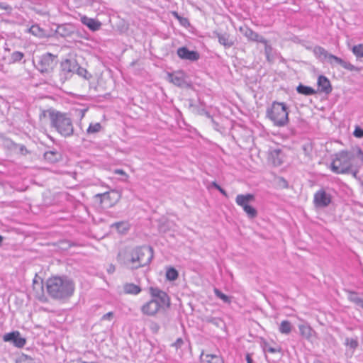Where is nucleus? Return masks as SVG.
<instances>
[{"label": "nucleus", "mask_w": 363, "mask_h": 363, "mask_svg": "<svg viewBox=\"0 0 363 363\" xmlns=\"http://www.w3.org/2000/svg\"><path fill=\"white\" fill-rule=\"evenodd\" d=\"M185 21H187L186 18H184V21H183V23H185Z\"/></svg>", "instance_id": "nucleus-56"}, {"label": "nucleus", "mask_w": 363, "mask_h": 363, "mask_svg": "<svg viewBox=\"0 0 363 363\" xmlns=\"http://www.w3.org/2000/svg\"><path fill=\"white\" fill-rule=\"evenodd\" d=\"M328 62L332 65H340L345 69H347L349 71H357L358 69L352 65L350 62L343 60L342 59L334 55H328Z\"/></svg>", "instance_id": "nucleus-12"}, {"label": "nucleus", "mask_w": 363, "mask_h": 363, "mask_svg": "<svg viewBox=\"0 0 363 363\" xmlns=\"http://www.w3.org/2000/svg\"><path fill=\"white\" fill-rule=\"evenodd\" d=\"M103 127L100 123H91L86 129V133L87 135H94L101 132Z\"/></svg>", "instance_id": "nucleus-25"}, {"label": "nucleus", "mask_w": 363, "mask_h": 363, "mask_svg": "<svg viewBox=\"0 0 363 363\" xmlns=\"http://www.w3.org/2000/svg\"><path fill=\"white\" fill-rule=\"evenodd\" d=\"M150 291L152 299L142 306L141 311L145 315L153 316L160 308L169 307L170 299L166 292L158 288L151 287Z\"/></svg>", "instance_id": "nucleus-3"}, {"label": "nucleus", "mask_w": 363, "mask_h": 363, "mask_svg": "<svg viewBox=\"0 0 363 363\" xmlns=\"http://www.w3.org/2000/svg\"><path fill=\"white\" fill-rule=\"evenodd\" d=\"M24 148H25V147H24L23 146H22V147H21V150H24Z\"/></svg>", "instance_id": "nucleus-58"}, {"label": "nucleus", "mask_w": 363, "mask_h": 363, "mask_svg": "<svg viewBox=\"0 0 363 363\" xmlns=\"http://www.w3.org/2000/svg\"><path fill=\"white\" fill-rule=\"evenodd\" d=\"M177 55L182 60L196 61L199 60V55L196 51H191L186 47H182L177 50Z\"/></svg>", "instance_id": "nucleus-13"}, {"label": "nucleus", "mask_w": 363, "mask_h": 363, "mask_svg": "<svg viewBox=\"0 0 363 363\" xmlns=\"http://www.w3.org/2000/svg\"><path fill=\"white\" fill-rule=\"evenodd\" d=\"M113 317V312H108L106 314H104L101 320H111Z\"/></svg>", "instance_id": "nucleus-44"}, {"label": "nucleus", "mask_w": 363, "mask_h": 363, "mask_svg": "<svg viewBox=\"0 0 363 363\" xmlns=\"http://www.w3.org/2000/svg\"><path fill=\"white\" fill-rule=\"evenodd\" d=\"M265 350L269 353H275L277 352L276 349L271 347H266Z\"/></svg>", "instance_id": "nucleus-48"}, {"label": "nucleus", "mask_w": 363, "mask_h": 363, "mask_svg": "<svg viewBox=\"0 0 363 363\" xmlns=\"http://www.w3.org/2000/svg\"><path fill=\"white\" fill-rule=\"evenodd\" d=\"M55 56L51 53L47 52L41 56L37 57L33 60L36 69L41 73H48L52 70L55 63Z\"/></svg>", "instance_id": "nucleus-6"}, {"label": "nucleus", "mask_w": 363, "mask_h": 363, "mask_svg": "<svg viewBox=\"0 0 363 363\" xmlns=\"http://www.w3.org/2000/svg\"><path fill=\"white\" fill-rule=\"evenodd\" d=\"M246 361H247V363H252L253 362V360L250 354H247L246 355Z\"/></svg>", "instance_id": "nucleus-50"}, {"label": "nucleus", "mask_w": 363, "mask_h": 363, "mask_svg": "<svg viewBox=\"0 0 363 363\" xmlns=\"http://www.w3.org/2000/svg\"><path fill=\"white\" fill-rule=\"evenodd\" d=\"M33 283H34V284H36V283H37V281H36V280H35V279H34V280H33Z\"/></svg>", "instance_id": "nucleus-55"}, {"label": "nucleus", "mask_w": 363, "mask_h": 363, "mask_svg": "<svg viewBox=\"0 0 363 363\" xmlns=\"http://www.w3.org/2000/svg\"><path fill=\"white\" fill-rule=\"evenodd\" d=\"M213 33L218 38L219 43L225 48H230L234 45V40L230 38L229 33H220L217 31H214Z\"/></svg>", "instance_id": "nucleus-14"}, {"label": "nucleus", "mask_w": 363, "mask_h": 363, "mask_svg": "<svg viewBox=\"0 0 363 363\" xmlns=\"http://www.w3.org/2000/svg\"><path fill=\"white\" fill-rule=\"evenodd\" d=\"M22 362H23V361H21H21L18 362L17 363H22Z\"/></svg>", "instance_id": "nucleus-60"}, {"label": "nucleus", "mask_w": 363, "mask_h": 363, "mask_svg": "<svg viewBox=\"0 0 363 363\" xmlns=\"http://www.w3.org/2000/svg\"><path fill=\"white\" fill-rule=\"evenodd\" d=\"M115 172H116V174H121V175H124V174H125V172H124L123 170H122V169H116V170L115 171Z\"/></svg>", "instance_id": "nucleus-51"}, {"label": "nucleus", "mask_w": 363, "mask_h": 363, "mask_svg": "<svg viewBox=\"0 0 363 363\" xmlns=\"http://www.w3.org/2000/svg\"><path fill=\"white\" fill-rule=\"evenodd\" d=\"M4 65L0 63V71H4Z\"/></svg>", "instance_id": "nucleus-52"}, {"label": "nucleus", "mask_w": 363, "mask_h": 363, "mask_svg": "<svg viewBox=\"0 0 363 363\" xmlns=\"http://www.w3.org/2000/svg\"><path fill=\"white\" fill-rule=\"evenodd\" d=\"M48 294L54 299L68 298L74 291V282L66 277H52L46 282Z\"/></svg>", "instance_id": "nucleus-2"}, {"label": "nucleus", "mask_w": 363, "mask_h": 363, "mask_svg": "<svg viewBox=\"0 0 363 363\" xmlns=\"http://www.w3.org/2000/svg\"><path fill=\"white\" fill-rule=\"evenodd\" d=\"M354 135L357 138H362L363 137V130L359 128H357L354 131Z\"/></svg>", "instance_id": "nucleus-45"}, {"label": "nucleus", "mask_w": 363, "mask_h": 363, "mask_svg": "<svg viewBox=\"0 0 363 363\" xmlns=\"http://www.w3.org/2000/svg\"><path fill=\"white\" fill-rule=\"evenodd\" d=\"M352 51L357 59H361L363 57V45L362 44H358L357 45L353 46L352 48Z\"/></svg>", "instance_id": "nucleus-31"}, {"label": "nucleus", "mask_w": 363, "mask_h": 363, "mask_svg": "<svg viewBox=\"0 0 363 363\" xmlns=\"http://www.w3.org/2000/svg\"><path fill=\"white\" fill-rule=\"evenodd\" d=\"M184 344V340L182 338L179 337L177 338V340L172 343V346L174 347L177 350L180 348Z\"/></svg>", "instance_id": "nucleus-41"}, {"label": "nucleus", "mask_w": 363, "mask_h": 363, "mask_svg": "<svg viewBox=\"0 0 363 363\" xmlns=\"http://www.w3.org/2000/svg\"><path fill=\"white\" fill-rule=\"evenodd\" d=\"M348 299L356 306L363 309V298H360L356 292L350 291L348 294Z\"/></svg>", "instance_id": "nucleus-22"}, {"label": "nucleus", "mask_w": 363, "mask_h": 363, "mask_svg": "<svg viewBox=\"0 0 363 363\" xmlns=\"http://www.w3.org/2000/svg\"><path fill=\"white\" fill-rule=\"evenodd\" d=\"M111 227L116 228L118 233L125 234L130 228V225L128 222L121 221L112 224Z\"/></svg>", "instance_id": "nucleus-24"}, {"label": "nucleus", "mask_w": 363, "mask_h": 363, "mask_svg": "<svg viewBox=\"0 0 363 363\" xmlns=\"http://www.w3.org/2000/svg\"><path fill=\"white\" fill-rule=\"evenodd\" d=\"M313 363H323V362H320V360H315Z\"/></svg>", "instance_id": "nucleus-53"}, {"label": "nucleus", "mask_w": 363, "mask_h": 363, "mask_svg": "<svg viewBox=\"0 0 363 363\" xmlns=\"http://www.w3.org/2000/svg\"><path fill=\"white\" fill-rule=\"evenodd\" d=\"M279 330L281 334L289 335L292 330V325L289 320H282L279 324Z\"/></svg>", "instance_id": "nucleus-23"}, {"label": "nucleus", "mask_w": 363, "mask_h": 363, "mask_svg": "<svg viewBox=\"0 0 363 363\" xmlns=\"http://www.w3.org/2000/svg\"><path fill=\"white\" fill-rule=\"evenodd\" d=\"M298 329L301 335L308 340L312 338L315 333V331L308 323L300 324Z\"/></svg>", "instance_id": "nucleus-19"}, {"label": "nucleus", "mask_w": 363, "mask_h": 363, "mask_svg": "<svg viewBox=\"0 0 363 363\" xmlns=\"http://www.w3.org/2000/svg\"><path fill=\"white\" fill-rule=\"evenodd\" d=\"M243 211L249 218H255L257 216V210L250 205L245 206V208H244Z\"/></svg>", "instance_id": "nucleus-33"}, {"label": "nucleus", "mask_w": 363, "mask_h": 363, "mask_svg": "<svg viewBox=\"0 0 363 363\" xmlns=\"http://www.w3.org/2000/svg\"><path fill=\"white\" fill-rule=\"evenodd\" d=\"M185 21H187L186 18H184V21H183V23H185Z\"/></svg>", "instance_id": "nucleus-57"}, {"label": "nucleus", "mask_w": 363, "mask_h": 363, "mask_svg": "<svg viewBox=\"0 0 363 363\" xmlns=\"http://www.w3.org/2000/svg\"><path fill=\"white\" fill-rule=\"evenodd\" d=\"M50 124L58 133L63 137H69L73 135L74 127L72 119L67 114L60 111H51L49 113Z\"/></svg>", "instance_id": "nucleus-4"}, {"label": "nucleus", "mask_w": 363, "mask_h": 363, "mask_svg": "<svg viewBox=\"0 0 363 363\" xmlns=\"http://www.w3.org/2000/svg\"><path fill=\"white\" fill-rule=\"evenodd\" d=\"M23 56L24 55L23 52L15 51L11 55L9 63H16L20 62L23 59Z\"/></svg>", "instance_id": "nucleus-32"}, {"label": "nucleus", "mask_w": 363, "mask_h": 363, "mask_svg": "<svg viewBox=\"0 0 363 363\" xmlns=\"http://www.w3.org/2000/svg\"><path fill=\"white\" fill-rule=\"evenodd\" d=\"M24 148H25V147H24L23 146H22V147H21V150H24Z\"/></svg>", "instance_id": "nucleus-59"}, {"label": "nucleus", "mask_w": 363, "mask_h": 363, "mask_svg": "<svg viewBox=\"0 0 363 363\" xmlns=\"http://www.w3.org/2000/svg\"><path fill=\"white\" fill-rule=\"evenodd\" d=\"M123 264L130 269H138L140 267H137V264H139V257L137 253L136 249L127 252L123 256Z\"/></svg>", "instance_id": "nucleus-11"}, {"label": "nucleus", "mask_w": 363, "mask_h": 363, "mask_svg": "<svg viewBox=\"0 0 363 363\" xmlns=\"http://www.w3.org/2000/svg\"><path fill=\"white\" fill-rule=\"evenodd\" d=\"M318 85L320 91L322 92L329 94L332 91V86L329 79L323 75L318 77Z\"/></svg>", "instance_id": "nucleus-18"}, {"label": "nucleus", "mask_w": 363, "mask_h": 363, "mask_svg": "<svg viewBox=\"0 0 363 363\" xmlns=\"http://www.w3.org/2000/svg\"><path fill=\"white\" fill-rule=\"evenodd\" d=\"M255 199V196L252 194H238L235 198V202L238 206L245 208V206H248L250 203Z\"/></svg>", "instance_id": "nucleus-17"}, {"label": "nucleus", "mask_w": 363, "mask_h": 363, "mask_svg": "<svg viewBox=\"0 0 363 363\" xmlns=\"http://www.w3.org/2000/svg\"><path fill=\"white\" fill-rule=\"evenodd\" d=\"M95 198L99 199L101 207L108 208L113 206L121 199L119 192L115 190L107 191L103 194H97Z\"/></svg>", "instance_id": "nucleus-8"}, {"label": "nucleus", "mask_w": 363, "mask_h": 363, "mask_svg": "<svg viewBox=\"0 0 363 363\" xmlns=\"http://www.w3.org/2000/svg\"><path fill=\"white\" fill-rule=\"evenodd\" d=\"M0 9L5 10L8 12L11 11L12 8L11 6H9L8 4L4 2H0Z\"/></svg>", "instance_id": "nucleus-42"}, {"label": "nucleus", "mask_w": 363, "mask_h": 363, "mask_svg": "<svg viewBox=\"0 0 363 363\" xmlns=\"http://www.w3.org/2000/svg\"><path fill=\"white\" fill-rule=\"evenodd\" d=\"M319 53L321 55H323L325 57V58L328 59V55H329L330 54L323 48L321 47H318V48H316Z\"/></svg>", "instance_id": "nucleus-46"}, {"label": "nucleus", "mask_w": 363, "mask_h": 363, "mask_svg": "<svg viewBox=\"0 0 363 363\" xmlns=\"http://www.w3.org/2000/svg\"><path fill=\"white\" fill-rule=\"evenodd\" d=\"M95 4H96V2H94L93 4H92V6L94 7L95 6Z\"/></svg>", "instance_id": "nucleus-54"}, {"label": "nucleus", "mask_w": 363, "mask_h": 363, "mask_svg": "<svg viewBox=\"0 0 363 363\" xmlns=\"http://www.w3.org/2000/svg\"><path fill=\"white\" fill-rule=\"evenodd\" d=\"M76 69H77V62L75 60L66 59L61 62L60 81L62 84L72 77Z\"/></svg>", "instance_id": "nucleus-7"}, {"label": "nucleus", "mask_w": 363, "mask_h": 363, "mask_svg": "<svg viewBox=\"0 0 363 363\" xmlns=\"http://www.w3.org/2000/svg\"><path fill=\"white\" fill-rule=\"evenodd\" d=\"M151 330L154 332H157L159 330V326L157 324H152L151 326Z\"/></svg>", "instance_id": "nucleus-49"}, {"label": "nucleus", "mask_w": 363, "mask_h": 363, "mask_svg": "<svg viewBox=\"0 0 363 363\" xmlns=\"http://www.w3.org/2000/svg\"><path fill=\"white\" fill-rule=\"evenodd\" d=\"M26 339L21 337V335H19L16 337V338L15 339V340L13 343L16 347H17L18 348H21L26 345Z\"/></svg>", "instance_id": "nucleus-37"}, {"label": "nucleus", "mask_w": 363, "mask_h": 363, "mask_svg": "<svg viewBox=\"0 0 363 363\" xmlns=\"http://www.w3.org/2000/svg\"><path fill=\"white\" fill-rule=\"evenodd\" d=\"M135 249L140 258L137 267H143L149 264L153 257L152 248L149 246H143Z\"/></svg>", "instance_id": "nucleus-9"}, {"label": "nucleus", "mask_w": 363, "mask_h": 363, "mask_svg": "<svg viewBox=\"0 0 363 363\" xmlns=\"http://www.w3.org/2000/svg\"><path fill=\"white\" fill-rule=\"evenodd\" d=\"M207 321L217 327H220L221 325V324L223 323V321L220 318H215V317L208 318Z\"/></svg>", "instance_id": "nucleus-38"}, {"label": "nucleus", "mask_w": 363, "mask_h": 363, "mask_svg": "<svg viewBox=\"0 0 363 363\" xmlns=\"http://www.w3.org/2000/svg\"><path fill=\"white\" fill-rule=\"evenodd\" d=\"M81 22L87 26L91 31L99 30L101 26V22L94 18H89L86 16L81 17Z\"/></svg>", "instance_id": "nucleus-16"}, {"label": "nucleus", "mask_w": 363, "mask_h": 363, "mask_svg": "<svg viewBox=\"0 0 363 363\" xmlns=\"http://www.w3.org/2000/svg\"><path fill=\"white\" fill-rule=\"evenodd\" d=\"M212 186H214L217 190H218L223 196H227L226 191L221 188L216 182H213L212 183Z\"/></svg>", "instance_id": "nucleus-43"}, {"label": "nucleus", "mask_w": 363, "mask_h": 363, "mask_svg": "<svg viewBox=\"0 0 363 363\" xmlns=\"http://www.w3.org/2000/svg\"><path fill=\"white\" fill-rule=\"evenodd\" d=\"M240 30L248 40L261 43H266V39L262 35H260L251 28H246L245 30H242V28Z\"/></svg>", "instance_id": "nucleus-15"}, {"label": "nucleus", "mask_w": 363, "mask_h": 363, "mask_svg": "<svg viewBox=\"0 0 363 363\" xmlns=\"http://www.w3.org/2000/svg\"><path fill=\"white\" fill-rule=\"evenodd\" d=\"M287 106L282 102L274 101L266 110V117L275 126L284 127L289 123V110Z\"/></svg>", "instance_id": "nucleus-5"}, {"label": "nucleus", "mask_w": 363, "mask_h": 363, "mask_svg": "<svg viewBox=\"0 0 363 363\" xmlns=\"http://www.w3.org/2000/svg\"><path fill=\"white\" fill-rule=\"evenodd\" d=\"M213 291H214L215 295L218 298L221 299L224 303H230V297L228 296L227 295L224 294L223 293H222L219 289L215 288Z\"/></svg>", "instance_id": "nucleus-35"}, {"label": "nucleus", "mask_w": 363, "mask_h": 363, "mask_svg": "<svg viewBox=\"0 0 363 363\" xmlns=\"http://www.w3.org/2000/svg\"><path fill=\"white\" fill-rule=\"evenodd\" d=\"M19 335L18 331H14L11 333H6L4 335L3 340L4 342H13L16 337Z\"/></svg>", "instance_id": "nucleus-34"}, {"label": "nucleus", "mask_w": 363, "mask_h": 363, "mask_svg": "<svg viewBox=\"0 0 363 363\" xmlns=\"http://www.w3.org/2000/svg\"><path fill=\"white\" fill-rule=\"evenodd\" d=\"M123 289L125 294L137 295L141 291V289L139 286L134 284H125L123 286Z\"/></svg>", "instance_id": "nucleus-21"}, {"label": "nucleus", "mask_w": 363, "mask_h": 363, "mask_svg": "<svg viewBox=\"0 0 363 363\" xmlns=\"http://www.w3.org/2000/svg\"><path fill=\"white\" fill-rule=\"evenodd\" d=\"M345 341L346 345L349 346L353 350L356 349L358 346V342L356 340L347 338Z\"/></svg>", "instance_id": "nucleus-39"}, {"label": "nucleus", "mask_w": 363, "mask_h": 363, "mask_svg": "<svg viewBox=\"0 0 363 363\" xmlns=\"http://www.w3.org/2000/svg\"><path fill=\"white\" fill-rule=\"evenodd\" d=\"M264 45V54L266 56L267 60L272 63L274 60V52L273 48L271 45L269 44L268 40L266 39V43H263Z\"/></svg>", "instance_id": "nucleus-20"}, {"label": "nucleus", "mask_w": 363, "mask_h": 363, "mask_svg": "<svg viewBox=\"0 0 363 363\" xmlns=\"http://www.w3.org/2000/svg\"><path fill=\"white\" fill-rule=\"evenodd\" d=\"M45 159L50 162H56L59 159V154L56 150L47 151L44 154Z\"/></svg>", "instance_id": "nucleus-27"}, {"label": "nucleus", "mask_w": 363, "mask_h": 363, "mask_svg": "<svg viewBox=\"0 0 363 363\" xmlns=\"http://www.w3.org/2000/svg\"><path fill=\"white\" fill-rule=\"evenodd\" d=\"M30 33H31L34 35H40L41 33V30L38 25L32 26L29 29Z\"/></svg>", "instance_id": "nucleus-40"}, {"label": "nucleus", "mask_w": 363, "mask_h": 363, "mask_svg": "<svg viewBox=\"0 0 363 363\" xmlns=\"http://www.w3.org/2000/svg\"><path fill=\"white\" fill-rule=\"evenodd\" d=\"M179 276V273L177 270L172 267H169L167 269L166 271V278L169 281H175Z\"/></svg>", "instance_id": "nucleus-28"}, {"label": "nucleus", "mask_w": 363, "mask_h": 363, "mask_svg": "<svg viewBox=\"0 0 363 363\" xmlns=\"http://www.w3.org/2000/svg\"><path fill=\"white\" fill-rule=\"evenodd\" d=\"M169 78L170 79L171 82L177 86H182L184 83L183 79L178 75L169 74Z\"/></svg>", "instance_id": "nucleus-36"}, {"label": "nucleus", "mask_w": 363, "mask_h": 363, "mask_svg": "<svg viewBox=\"0 0 363 363\" xmlns=\"http://www.w3.org/2000/svg\"><path fill=\"white\" fill-rule=\"evenodd\" d=\"M75 72L80 77H83L85 79H89L91 78V74L87 72V70L83 67H81L77 64V69H76Z\"/></svg>", "instance_id": "nucleus-30"}, {"label": "nucleus", "mask_w": 363, "mask_h": 363, "mask_svg": "<svg viewBox=\"0 0 363 363\" xmlns=\"http://www.w3.org/2000/svg\"><path fill=\"white\" fill-rule=\"evenodd\" d=\"M357 162H363V152L360 149L356 154L342 150L334 155L330 164V169L338 174H348Z\"/></svg>", "instance_id": "nucleus-1"}, {"label": "nucleus", "mask_w": 363, "mask_h": 363, "mask_svg": "<svg viewBox=\"0 0 363 363\" xmlns=\"http://www.w3.org/2000/svg\"><path fill=\"white\" fill-rule=\"evenodd\" d=\"M297 92L305 96H311L315 94V91L308 86L300 84L296 88Z\"/></svg>", "instance_id": "nucleus-26"}, {"label": "nucleus", "mask_w": 363, "mask_h": 363, "mask_svg": "<svg viewBox=\"0 0 363 363\" xmlns=\"http://www.w3.org/2000/svg\"><path fill=\"white\" fill-rule=\"evenodd\" d=\"M358 169L357 168V164L356 163L354 164V167L352 168V169L350 170V172L349 173H352L353 177H357V175L358 174Z\"/></svg>", "instance_id": "nucleus-47"}, {"label": "nucleus", "mask_w": 363, "mask_h": 363, "mask_svg": "<svg viewBox=\"0 0 363 363\" xmlns=\"http://www.w3.org/2000/svg\"><path fill=\"white\" fill-rule=\"evenodd\" d=\"M204 357V360L208 363H223V359L218 355L207 354Z\"/></svg>", "instance_id": "nucleus-29"}, {"label": "nucleus", "mask_w": 363, "mask_h": 363, "mask_svg": "<svg viewBox=\"0 0 363 363\" xmlns=\"http://www.w3.org/2000/svg\"><path fill=\"white\" fill-rule=\"evenodd\" d=\"M331 195L323 189L318 191L314 194V203L317 207H327L331 203Z\"/></svg>", "instance_id": "nucleus-10"}]
</instances>
